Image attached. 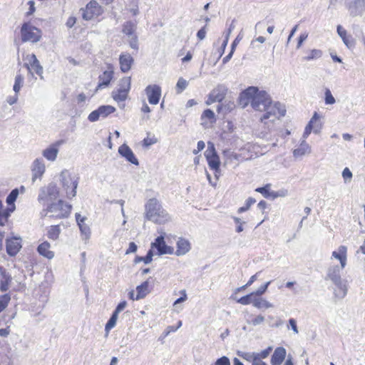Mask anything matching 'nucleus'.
I'll return each mask as SVG.
<instances>
[{"label": "nucleus", "instance_id": "obj_1", "mask_svg": "<svg viewBox=\"0 0 365 365\" xmlns=\"http://www.w3.org/2000/svg\"><path fill=\"white\" fill-rule=\"evenodd\" d=\"M146 217L157 224H163L169 220L168 214L162 209L156 198H151L145 205Z\"/></svg>", "mask_w": 365, "mask_h": 365}, {"label": "nucleus", "instance_id": "obj_23", "mask_svg": "<svg viewBox=\"0 0 365 365\" xmlns=\"http://www.w3.org/2000/svg\"><path fill=\"white\" fill-rule=\"evenodd\" d=\"M0 272L1 279L0 281V290L1 292H6L9 290L10 284L12 282L11 274L6 271L3 267H0Z\"/></svg>", "mask_w": 365, "mask_h": 365}, {"label": "nucleus", "instance_id": "obj_27", "mask_svg": "<svg viewBox=\"0 0 365 365\" xmlns=\"http://www.w3.org/2000/svg\"><path fill=\"white\" fill-rule=\"evenodd\" d=\"M113 77V71L112 70L105 71L102 74H101L98 77V84L96 88V90H98L103 86H108L110 83L112 78Z\"/></svg>", "mask_w": 365, "mask_h": 365}, {"label": "nucleus", "instance_id": "obj_50", "mask_svg": "<svg viewBox=\"0 0 365 365\" xmlns=\"http://www.w3.org/2000/svg\"><path fill=\"white\" fill-rule=\"evenodd\" d=\"M270 184H267L264 187H257L255 189V191L261 193L264 197L269 198V192L270 190Z\"/></svg>", "mask_w": 365, "mask_h": 365}, {"label": "nucleus", "instance_id": "obj_44", "mask_svg": "<svg viewBox=\"0 0 365 365\" xmlns=\"http://www.w3.org/2000/svg\"><path fill=\"white\" fill-rule=\"evenodd\" d=\"M322 128V123L320 121V115L317 112V118L312 124L313 132L316 134L320 133Z\"/></svg>", "mask_w": 365, "mask_h": 365}, {"label": "nucleus", "instance_id": "obj_9", "mask_svg": "<svg viewBox=\"0 0 365 365\" xmlns=\"http://www.w3.org/2000/svg\"><path fill=\"white\" fill-rule=\"evenodd\" d=\"M130 77L123 78L118 84V88L112 92L113 98L117 102H122L126 100L128 93L130 89Z\"/></svg>", "mask_w": 365, "mask_h": 365}, {"label": "nucleus", "instance_id": "obj_48", "mask_svg": "<svg viewBox=\"0 0 365 365\" xmlns=\"http://www.w3.org/2000/svg\"><path fill=\"white\" fill-rule=\"evenodd\" d=\"M324 95H325L324 101H325L326 104L332 105V104L335 103L336 100L334 98V96H332L331 92L329 88H326Z\"/></svg>", "mask_w": 365, "mask_h": 365}, {"label": "nucleus", "instance_id": "obj_29", "mask_svg": "<svg viewBox=\"0 0 365 365\" xmlns=\"http://www.w3.org/2000/svg\"><path fill=\"white\" fill-rule=\"evenodd\" d=\"M346 247L345 246H340L339 252L334 251L332 257L339 259L341 263V268H344L346 264Z\"/></svg>", "mask_w": 365, "mask_h": 365}, {"label": "nucleus", "instance_id": "obj_28", "mask_svg": "<svg viewBox=\"0 0 365 365\" xmlns=\"http://www.w3.org/2000/svg\"><path fill=\"white\" fill-rule=\"evenodd\" d=\"M50 243L45 241L38 246L37 251L40 255L51 259L53 258L54 252L50 250Z\"/></svg>", "mask_w": 365, "mask_h": 365}, {"label": "nucleus", "instance_id": "obj_43", "mask_svg": "<svg viewBox=\"0 0 365 365\" xmlns=\"http://www.w3.org/2000/svg\"><path fill=\"white\" fill-rule=\"evenodd\" d=\"M10 300L11 296L9 294H4L0 296V313L7 307Z\"/></svg>", "mask_w": 365, "mask_h": 365}, {"label": "nucleus", "instance_id": "obj_30", "mask_svg": "<svg viewBox=\"0 0 365 365\" xmlns=\"http://www.w3.org/2000/svg\"><path fill=\"white\" fill-rule=\"evenodd\" d=\"M58 152V149H56L51 145L43 150L42 155L48 160L53 162L56 160Z\"/></svg>", "mask_w": 365, "mask_h": 365}, {"label": "nucleus", "instance_id": "obj_51", "mask_svg": "<svg viewBox=\"0 0 365 365\" xmlns=\"http://www.w3.org/2000/svg\"><path fill=\"white\" fill-rule=\"evenodd\" d=\"M272 350V347L269 346L267 349L262 350L261 352L256 353V359L261 360V359H266L269 356Z\"/></svg>", "mask_w": 365, "mask_h": 365}, {"label": "nucleus", "instance_id": "obj_3", "mask_svg": "<svg viewBox=\"0 0 365 365\" xmlns=\"http://www.w3.org/2000/svg\"><path fill=\"white\" fill-rule=\"evenodd\" d=\"M71 210V206L65 204L63 200H59L58 202L49 204L46 210H43L41 215L50 218L62 219L67 217Z\"/></svg>", "mask_w": 365, "mask_h": 365}, {"label": "nucleus", "instance_id": "obj_15", "mask_svg": "<svg viewBox=\"0 0 365 365\" xmlns=\"http://www.w3.org/2000/svg\"><path fill=\"white\" fill-rule=\"evenodd\" d=\"M26 61L28 63H24V66L28 69L30 73H32L31 67L35 71L36 73L39 76L41 79H43V68L40 64L39 61L37 59L35 54L32 53L26 56Z\"/></svg>", "mask_w": 365, "mask_h": 365}, {"label": "nucleus", "instance_id": "obj_62", "mask_svg": "<svg viewBox=\"0 0 365 365\" xmlns=\"http://www.w3.org/2000/svg\"><path fill=\"white\" fill-rule=\"evenodd\" d=\"M289 324L290 325L292 329L293 330V331L295 333V334H298L299 333V331H298V328H297V322L293 318H291L289 319Z\"/></svg>", "mask_w": 365, "mask_h": 365}, {"label": "nucleus", "instance_id": "obj_55", "mask_svg": "<svg viewBox=\"0 0 365 365\" xmlns=\"http://www.w3.org/2000/svg\"><path fill=\"white\" fill-rule=\"evenodd\" d=\"M270 283H271V282L269 281V282H266L265 284L261 285L257 291L253 292V293H255V296L262 295L267 291V287Z\"/></svg>", "mask_w": 365, "mask_h": 365}, {"label": "nucleus", "instance_id": "obj_24", "mask_svg": "<svg viewBox=\"0 0 365 365\" xmlns=\"http://www.w3.org/2000/svg\"><path fill=\"white\" fill-rule=\"evenodd\" d=\"M191 249V245L190 242L184 238H179L177 242V250L175 252V254L177 256H182L187 254Z\"/></svg>", "mask_w": 365, "mask_h": 365}, {"label": "nucleus", "instance_id": "obj_61", "mask_svg": "<svg viewBox=\"0 0 365 365\" xmlns=\"http://www.w3.org/2000/svg\"><path fill=\"white\" fill-rule=\"evenodd\" d=\"M205 36H206V26H205L202 29H200L197 33V36L200 41L203 40L205 38Z\"/></svg>", "mask_w": 365, "mask_h": 365}, {"label": "nucleus", "instance_id": "obj_4", "mask_svg": "<svg viewBox=\"0 0 365 365\" xmlns=\"http://www.w3.org/2000/svg\"><path fill=\"white\" fill-rule=\"evenodd\" d=\"M264 114L260 118L261 122L267 124L266 120H269L270 122H274L276 119L279 120L281 117L284 116L286 110L284 107L279 102L274 104L271 102L266 108L262 109Z\"/></svg>", "mask_w": 365, "mask_h": 365}, {"label": "nucleus", "instance_id": "obj_31", "mask_svg": "<svg viewBox=\"0 0 365 365\" xmlns=\"http://www.w3.org/2000/svg\"><path fill=\"white\" fill-rule=\"evenodd\" d=\"M148 287L149 282L148 281H145L141 284L137 286V294L135 298V300H139L145 298L146 295L149 293Z\"/></svg>", "mask_w": 365, "mask_h": 365}, {"label": "nucleus", "instance_id": "obj_54", "mask_svg": "<svg viewBox=\"0 0 365 365\" xmlns=\"http://www.w3.org/2000/svg\"><path fill=\"white\" fill-rule=\"evenodd\" d=\"M14 210L15 206H9V207L2 209L3 217L5 218V223L8 221L11 213L13 212Z\"/></svg>", "mask_w": 365, "mask_h": 365}, {"label": "nucleus", "instance_id": "obj_5", "mask_svg": "<svg viewBox=\"0 0 365 365\" xmlns=\"http://www.w3.org/2000/svg\"><path fill=\"white\" fill-rule=\"evenodd\" d=\"M61 181L63 187L66 190L68 197H73L76 195V189L78 187V178L71 177L70 173L67 170H64L60 175Z\"/></svg>", "mask_w": 365, "mask_h": 365}, {"label": "nucleus", "instance_id": "obj_40", "mask_svg": "<svg viewBox=\"0 0 365 365\" xmlns=\"http://www.w3.org/2000/svg\"><path fill=\"white\" fill-rule=\"evenodd\" d=\"M316 118H317V112H314L312 118L310 119L308 124L305 127V129H304V131L303 133V138H304L303 140H305L309 135V134L312 133V131H313L312 124L315 121Z\"/></svg>", "mask_w": 365, "mask_h": 365}, {"label": "nucleus", "instance_id": "obj_34", "mask_svg": "<svg viewBox=\"0 0 365 365\" xmlns=\"http://www.w3.org/2000/svg\"><path fill=\"white\" fill-rule=\"evenodd\" d=\"M60 233L59 225H51L48 228L46 235L50 240H56L58 238Z\"/></svg>", "mask_w": 365, "mask_h": 365}, {"label": "nucleus", "instance_id": "obj_42", "mask_svg": "<svg viewBox=\"0 0 365 365\" xmlns=\"http://www.w3.org/2000/svg\"><path fill=\"white\" fill-rule=\"evenodd\" d=\"M255 293L252 292L249 294H247L237 300V302L242 305H247L251 303L253 304V299L255 298L254 297Z\"/></svg>", "mask_w": 365, "mask_h": 365}, {"label": "nucleus", "instance_id": "obj_52", "mask_svg": "<svg viewBox=\"0 0 365 365\" xmlns=\"http://www.w3.org/2000/svg\"><path fill=\"white\" fill-rule=\"evenodd\" d=\"M129 37V45L130 48L135 50H138V36L136 35H133Z\"/></svg>", "mask_w": 365, "mask_h": 365}, {"label": "nucleus", "instance_id": "obj_26", "mask_svg": "<svg viewBox=\"0 0 365 365\" xmlns=\"http://www.w3.org/2000/svg\"><path fill=\"white\" fill-rule=\"evenodd\" d=\"M339 36L342 39L344 43L347 48H351L355 46V41L351 36L347 35L346 31L341 26L338 25L336 28Z\"/></svg>", "mask_w": 365, "mask_h": 365}, {"label": "nucleus", "instance_id": "obj_33", "mask_svg": "<svg viewBox=\"0 0 365 365\" xmlns=\"http://www.w3.org/2000/svg\"><path fill=\"white\" fill-rule=\"evenodd\" d=\"M136 24L131 21H126L123 26V33L128 36H131L135 34L136 30Z\"/></svg>", "mask_w": 365, "mask_h": 365}, {"label": "nucleus", "instance_id": "obj_17", "mask_svg": "<svg viewBox=\"0 0 365 365\" xmlns=\"http://www.w3.org/2000/svg\"><path fill=\"white\" fill-rule=\"evenodd\" d=\"M21 238L14 237L6 239V252L11 256H16L21 248Z\"/></svg>", "mask_w": 365, "mask_h": 365}, {"label": "nucleus", "instance_id": "obj_60", "mask_svg": "<svg viewBox=\"0 0 365 365\" xmlns=\"http://www.w3.org/2000/svg\"><path fill=\"white\" fill-rule=\"evenodd\" d=\"M137 249H138V247H137L136 244L133 242H131L129 243V247L126 250L125 254L128 255L130 253L135 252L137 251Z\"/></svg>", "mask_w": 365, "mask_h": 365}, {"label": "nucleus", "instance_id": "obj_16", "mask_svg": "<svg viewBox=\"0 0 365 365\" xmlns=\"http://www.w3.org/2000/svg\"><path fill=\"white\" fill-rule=\"evenodd\" d=\"M149 103L157 105L161 96V88L157 84L148 85L145 89Z\"/></svg>", "mask_w": 365, "mask_h": 365}, {"label": "nucleus", "instance_id": "obj_8", "mask_svg": "<svg viewBox=\"0 0 365 365\" xmlns=\"http://www.w3.org/2000/svg\"><path fill=\"white\" fill-rule=\"evenodd\" d=\"M255 93L252 96L251 106L255 110L262 111L271 103V98L264 91H259L255 87Z\"/></svg>", "mask_w": 365, "mask_h": 365}, {"label": "nucleus", "instance_id": "obj_19", "mask_svg": "<svg viewBox=\"0 0 365 365\" xmlns=\"http://www.w3.org/2000/svg\"><path fill=\"white\" fill-rule=\"evenodd\" d=\"M255 92V87L250 86L240 93L238 101L242 108H245L249 103L251 104L252 96Z\"/></svg>", "mask_w": 365, "mask_h": 365}, {"label": "nucleus", "instance_id": "obj_46", "mask_svg": "<svg viewBox=\"0 0 365 365\" xmlns=\"http://www.w3.org/2000/svg\"><path fill=\"white\" fill-rule=\"evenodd\" d=\"M256 202V200L253 197H249L245 202V205L243 207H241L238 209L237 212L238 213H242L247 210H248L252 205Z\"/></svg>", "mask_w": 365, "mask_h": 365}, {"label": "nucleus", "instance_id": "obj_63", "mask_svg": "<svg viewBox=\"0 0 365 365\" xmlns=\"http://www.w3.org/2000/svg\"><path fill=\"white\" fill-rule=\"evenodd\" d=\"M126 306H127L126 301L120 302L116 307L114 312H116L117 314H119L120 312H122L125 308Z\"/></svg>", "mask_w": 365, "mask_h": 365}, {"label": "nucleus", "instance_id": "obj_53", "mask_svg": "<svg viewBox=\"0 0 365 365\" xmlns=\"http://www.w3.org/2000/svg\"><path fill=\"white\" fill-rule=\"evenodd\" d=\"M239 355L244 359L249 361H252V363L257 360L256 359V353H255V352H253V353L244 352L242 354H239Z\"/></svg>", "mask_w": 365, "mask_h": 365}, {"label": "nucleus", "instance_id": "obj_38", "mask_svg": "<svg viewBox=\"0 0 365 365\" xmlns=\"http://www.w3.org/2000/svg\"><path fill=\"white\" fill-rule=\"evenodd\" d=\"M19 194V190L18 188H15L11 191L6 200L9 206H15L14 202L16 200Z\"/></svg>", "mask_w": 365, "mask_h": 365}, {"label": "nucleus", "instance_id": "obj_57", "mask_svg": "<svg viewBox=\"0 0 365 365\" xmlns=\"http://www.w3.org/2000/svg\"><path fill=\"white\" fill-rule=\"evenodd\" d=\"M201 117L202 118H205L209 120H213L215 119V113L212 110L206 109L203 111Z\"/></svg>", "mask_w": 365, "mask_h": 365}, {"label": "nucleus", "instance_id": "obj_49", "mask_svg": "<svg viewBox=\"0 0 365 365\" xmlns=\"http://www.w3.org/2000/svg\"><path fill=\"white\" fill-rule=\"evenodd\" d=\"M341 175L345 183L351 182L353 178V174L349 168H345L343 170Z\"/></svg>", "mask_w": 365, "mask_h": 365}, {"label": "nucleus", "instance_id": "obj_10", "mask_svg": "<svg viewBox=\"0 0 365 365\" xmlns=\"http://www.w3.org/2000/svg\"><path fill=\"white\" fill-rule=\"evenodd\" d=\"M205 155L209 167L215 171V175L217 177V173L220 172V162L213 143H208L207 149L205 153Z\"/></svg>", "mask_w": 365, "mask_h": 365}, {"label": "nucleus", "instance_id": "obj_39", "mask_svg": "<svg viewBox=\"0 0 365 365\" xmlns=\"http://www.w3.org/2000/svg\"><path fill=\"white\" fill-rule=\"evenodd\" d=\"M24 78L20 74L17 73L15 77L14 85L13 89L16 93H18L24 85Z\"/></svg>", "mask_w": 365, "mask_h": 365}, {"label": "nucleus", "instance_id": "obj_21", "mask_svg": "<svg viewBox=\"0 0 365 365\" xmlns=\"http://www.w3.org/2000/svg\"><path fill=\"white\" fill-rule=\"evenodd\" d=\"M286 349L282 347H277L271 357V365H281L286 357Z\"/></svg>", "mask_w": 365, "mask_h": 365}, {"label": "nucleus", "instance_id": "obj_22", "mask_svg": "<svg viewBox=\"0 0 365 365\" xmlns=\"http://www.w3.org/2000/svg\"><path fill=\"white\" fill-rule=\"evenodd\" d=\"M46 170L45 164L43 160L41 158H36L32 165V172H33V180L37 178H40Z\"/></svg>", "mask_w": 365, "mask_h": 365}, {"label": "nucleus", "instance_id": "obj_36", "mask_svg": "<svg viewBox=\"0 0 365 365\" xmlns=\"http://www.w3.org/2000/svg\"><path fill=\"white\" fill-rule=\"evenodd\" d=\"M253 306L256 308L261 309V308H270L272 307L273 305L269 302L268 301L262 299V298H257L255 297L253 299Z\"/></svg>", "mask_w": 365, "mask_h": 365}, {"label": "nucleus", "instance_id": "obj_56", "mask_svg": "<svg viewBox=\"0 0 365 365\" xmlns=\"http://www.w3.org/2000/svg\"><path fill=\"white\" fill-rule=\"evenodd\" d=\"M100 114L98 108L93 111H92L88 117V119L90 122H96L99 120Z\"/></svg>", "mask_w": 365, "mask_h": 365}, {"label": "nucleus", "instance_id": "obj_12", "mask_svg": "<svg viewBox=\"0 0 365 365\" xmlns=\"http://www.w3.org/2000/svg\"><path fill=\"white\" fill-rule=\"evenodd\" d=\"M345 6L351 17L361 16L365 12V0H345Z\"/></svg>", "mask_w": 365, "mask_h": 365}, {"label": "nucleus", "instance_id": "obj_11", "mask_svg": "<svg viewBox=\"0 0 365 365\" xmlns=\"http://www.w3.org/2000/svg\"><path fill=\"white\" fill-rule=\"evenodd\" d=\"M81 11L82 17L86 21L91 20L93 17H97L103 12L102 6L95 0H92L88 3L86 8L82 9Z\"/></svg>", "mask_w": 365, "mask_h": 365}, {"label": "nucleus", "instance_id": "obj_7", "mask_svg": "<svg viewBox=\"0 0 365 365\" xmlns=\"http://www.w3.org/2000/svg\"><path fill=\"white\" fill-rule=\"evenodd\" d=\"M58 197V190L56 185L50 183L48 186L42 187L38 194V200L39 202L48 205Z\"/></svg>", "mask_w": 365, "mask_h": 365}, {"label": "nucleus", "instance_id": "obj_32", "mask_svg": "<svg viewBox=\"0 0 365 365\" xmlns=\"http://www.w3.org/2000/svg\"><path fill=\"white\" fill-rule=\"evenodd\" d=\"M310 152V146L306 142L305 140H303L301 142L299 147L294 150L293 155L294 157H301L305 155L306 153H309Z\"/></svg>", "mask_w": 365, "mask_h": 365}, {"label": "nucleus", "instance_id": "obj_41", "mask_svg": "<svg viewBox=\"0 0 365 365\" xmlns=\"http://www.w3.org/2000/svg\"><path fill=\"white\" fill-rule=\"evenodd\" d=\"M118 317V314L113 312L109 320L106 324L105 330L108 332L111 329H113L116 324L117 319Z\"/></svg>", "mask_w": 365, "mask_h": 365}, {"label": "nucleus", "instance_id": "obj_64", "mask_svg": "<svg viewBox=\"0 0 365 365\" xmlns=\"http://www.w3.org/2000/svg\"><path fill=\"white\" fill-rule=\"evenodd\" d=\"M264 317L263 316L258 315L254 319H252V324L254 326H257V325L262 324L264 322Z\"/></svg>", "mask_w": 365, "mask_h": 365}, {"label": "nucleus", "instance_id": "obj_35", "mask_svg": "<svg viewBox=\"0 0 365 365\" xmlns=\"http://www.w3.org/2000/svg\"><path fill=\"white\" fill-rule=\"evenodd\" d=\"M98 110L99 111L100 117L104 118L114 113L115 111V108L112 106L106 105L99 106Z\"/></svg>", "mask_w": 365, "mask_h": 365}, {"label": "nucleus", "instance_id": "obj_14", "mask_svg": "<svg viewBox=\"0 0 365 365\" xmlns=\"http://www.w3.org/2000/svg\"><path fill=\"white\" fill-rule=\"evenodd\" d=\"M151 247L157 250L158 255L174 253V248L166 245L163 235L158 236L155 242L151 243Z\"/></svg>", "mask_w": 365, "mask_h": 365}, {"label": "nucleus", "instance_id": "obj_6", "mask_svg": "<svg viewBox=\"0 0 365 365\" xmlns=\"http://www.w3.org/2000/svg\"><path fill=\"white\" fill-rule=\"evenodd\" d=\"M21 41L36 43L40 41L41 31L29 23H24L21 29Z\"/></svg>", "mask_w": 365, "mask_h": 365}, {"label": "nucleus", "instance_id": "obj_18", "mask_svg": "<svg viewBox=\"0 0 365 365\" xmlns=\"http://www.w3.org/2000/svg\"><path fill=\"white\" fill-rule=\"evenodd\" d=\"M118 153L130 163L138 165V160L135 158L133 150L126 144H123L118 148Z\"/></svg>", "mask_w": 365, "mask_h": 365}, {"label": "nucleus", "instance_id": "obj_47", "mask_svg": "<svg viewBox=\"0 0 365 365\" xmlns=\"http://www.w3.org/2000/svg\"><path fill=\"white\" fill-rule=\"evenodd\" d=\"M322 52L321 50L319 49H313L310 51V53L309 56L305 57V59L307 61H311L313 59L319 58L322 56Z\"/></svg>", "mask_w": 365, "mask_h": 365}, {"label": "nucleus", "instance_id": "obj_13", "mask_svg": "<svg viewBox=\"0 0 365 365\" xmlns=\"http://www.w3.org/2000/svg\"><path fill=\"white\" fill-rule=\"evenodd\" d=\"M227 93V88L223 84H219L210 93L205 103L209 106L215 102L220 103L225 98Z\"/></svg>", "mask_w": 365, "mask_h": 365}, {"label": "nucleus", "instance_id": "obj_37", "mask_svg": "<svg viewBox=\"0 0 365 365\" xmlns=\"http://www.w3.org/2000/svg\"><path fill=\"white\" fill-rule=\"evenodd\" d=\"M153 257V251L151 250H148L145 257V256H143V257L136 256L134 259V263L138 264L141 262H143L146 264H149L152 262Z\"/></svg>", "mask_w": 365, "mask_h": 365}, {"label": "nucleus", "instance_id": "obj_2", "mask_svg": "<svg viewBox=\"0 0 365 365\" xmlns=\"http://www.w3.org/2000/svg\"><path fill=\"white\" fill-rule=\"evenodd\" d=\"M344 268L338 265L331 266L328 268L326 280H331L334 285L337 287L335 290L336 297L342 299L347 294V287L346 282H344L341 278V270Z\"/></svg>", "mask_w": 365, "mask_h": 365}, {"label": "nucleus", "instance_id": "obj_25", "mask_svg": "<svg viewBox=\"0 0 365 365\" xmlns=\"http://www.w3.org/2000/svg\"><path fill=\"white\" fill-rule=\"evenodd\" d=\"M76 219L79 227V229L81 232V234L84 236L85 240H88L91 236V230L89 226H88L85 221L86 218L85 217H81L80 214H76Z\"/></svg>", "mask_w": 365, "mask_h": 365}, {"label": "nucleus", "instance_id": "obj_45", "mask_svg": "<svg viewBox=\"0 0 365 365\" xmlns=\"http://www.w3.org/2000/svg\"><path fill=\"white\" fill-rule=\"evenodd\" d=\"M188 85L187 81L183 78H180L176 84V90L178 93H180L184 91Z\"/></svg>", "mask_w": 365, "mask_h": 365}, {"label": "nucleus", "instance_id": "obj_58", "mask_svg": "<svg viewBox=\"0 0 365 365\" xmlns=\"http://www.w3.org/2000/svg\"><path fill=\"white\" fill-rule=\"evenodd\" d=\"M215 365H230V361L227 356H222L217 359Z\"/></svg>", "mask_w": 365, "mask_h": 365}, {"label": "nucleus", "instance_id": "obj_59", "mask_svg": "<svg viewBox=\"0 0 365 365\" xmlns=\"http://www.w3.org/2000/svg\"><path fill=\"white\" fill-rule=\"evenodd\" d=\"M157 143V139L155 138H146L143 140V145L148 147Z\"/></svg>", "mask_w": 365, "mask_h": 365}, {"label": "nucleus", "instance_id": "obj_20", "mask_svg": "<svg viewBox=\"0 0 365 365\" xmlns=\"http://www.w3.org/2000/svg\"><path fill=\"white\" fill-rule=\"evenodd\" d=\"M134 62L133 58L128 53H123L119 57L120 70L123 73L128 72Z\"/></svg>", "mask_w": 365, "mask_h": 365}]
</instances>
